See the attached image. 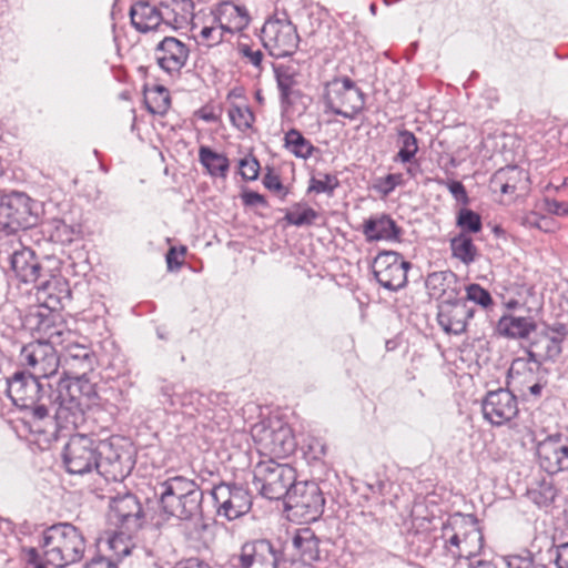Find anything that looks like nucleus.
Segmentation results:
<instances>
[{
    "instance_id": "nucleus-1",
    "label": "nucleus",
    "mask_w": 568,
    "mask_h": 568,
    "mask_svg": "<svg viewBox=\"0 0 568 568\" xmlns=\"http://www.w3.org/2000/svg\"><path fill=\"white\" fill-rule=\"evenodd\" d=\"M95 395L94 385L90 381H62L57 389L50 390L52 403H47L51 422L37 423L34 430L47 432V426L54 430L78 428L84 423V412Z\"/></svg>"
},
{
    "instance_id": "nucleus-2",
    "label": "nucleus",
    "mask_w": 568,
    "mask_h": 568,
    "mask_svg": "<svg viewBox=\"0 0 568 568\" xmlns=\"http://www.w3.org/2000/svg\"><path fill=\"white\" fill-rule=\"evenodd\" d=\"M42 555L36 548L24 551V561L30 568H47L52 565L63 568L81 560L85 549L84 537L71 524H57L42 534L40 541Z\"/></svg>"
},
{
    "instance_id": "nucleus-3",
    "label": "nucleus",
    "mask_w": 568,
    "mask_h": 568,
    "mask_svg": "<svg viewBox=\"0 0 568 568\" xmlns=\"http://www.w3.org/2000/svg\"><path fill=\"white\" fill-rule=\"evenodd\" d=\"M154 494L160 510L169 517L193 520L202 516L203 490L192 479L170 477L155 485Z\"/></svg>"
},
{
    "instance_id": "nucleus-4",
    "label": "nucleus",
    "mask_w": 568,
    "mask_h": 568,
    "mask_svg": "<svg viewBox=\"0 0 568 568\" xmlns=\"http://www.w3.org/2000/svg\"><path fill=\"white\" fill-rule=\"evenodd\" d=\"M44 333L45 341L31 342L20 352L21 365L38 378H48L57 373L60 356L55 346L63 345L72 336V332L63 324L47 326Z\"/></svg>"
},
{
    "instance_id": "nucleus-5",
    "label": "nucleus",
    "mask_w": 568,
    "mask_h": 568,
    "mask_svg": "<svg viewBox=\"0 0 568 568\" xmlns=\"http://www.w3.org/2000/svg\"><path fill=\"white\" fill-rule=\"evenodd\" d=\"M39 379L26 372H16L7 379L8 397L17 407L29 410L32 427L42 420L51 422L47 405L53 400L50 396L51 388L45 389Z\"/></svg>"
},
{
    "instance_id": "nucleus-6",
    "label": "nucleus",
    "mask_w": 568,
    "mask_h": 568,
    "mask_svg": "<svg viewBox=\"0 0 568 568\" xmlns=\"http://www.w3.org/2000/svg\"><path fill=\"white\" fill-rule=\"evenodd\" d=\"M442 539L447 551L456 558L470 559L484 546V536L478 520L473 515L456 513L442 527Z\"/></svg>"
},
{
    "instance_id": "nucleus-7",
    "label": "nucleus",
    "mask_w": 568,
    "mask_h": 568,
    "mask_svg": "<svg viewBox=\"0 0 568 568\" xmlns=\"http://www.w3.org/2000/svg\"><path fill=\"white\" fill-rule=\"evenodd\" d=\"M254 484L262 496L271 500L284 498L296 483V471L288 464L274 459L261 460L254 467Z\"/></svg>"
},
{
    "instance_id": "nucleus-8",
    "label": "nucleus",
    "mask_w": 568,
    "mask_h": 568,
    "mask_svg": "<svg viewBox=\"0 0 568 568\" xmlns=\"http://www.w3.org/2000/svg\"><path fill=\"white\" fill-rule=\"evenodd\" d=\"M324 103L326 110L353 120L364 109L365 98L352 79L343 77L325 84Z\"/></svg>"
},
{
    "instance_id": "nucleus-9",
    "label": "nucleus",
    "mask_w": 568,
    "mask_h": 568,
    "mask_svg": "<svg viewBox=\"0 0 568 568\" xmlns=\"http://www.w3.org/2000/svg\"><path fill=\"white\" fill-rule=\"evenodd\" d=\"M261 40L272 57L284 58L295 53L300 43L296 27L285 13L268 18L262 28Z\"/></svg>"
},
{
    "instance_id": "nucleus-10",
    "label": "nucleus",
    "mask_w": 568,
    "mask_h": 568,
    "mask_svg": "<svg viewBox=\"0 0 568 568\" xmlns=\"http://www.w3.org/2000/svg\"><path fill=\"white\" fill-rule=\"evenodd\" d=\"M285 508L302 521L316 520L325 505L320 486L314 481H296L284 499Z\"/></svg>"
},
{
    "instance_id": "nucleus-11",
    "label": "nucleus",
    "mask_w": 568,
    "mask_h": 568,
    "mask_svg": "<svg viewBox=\"0 0 568 568\" xmlns=\"http://www.w3.org/2000/svg\"><path fill=\"white\" fill-rule=\"evenodd\" d=\"M98 473L105 480L122 481L132 470L133 463L129 449L121 445L119 437L98 443Z\"/></svg>"
},
{
    "instance_id": "nucleus-12",
    "label": "nucleus",
    "mask_w": 568,
    "mask_h": 568,
    "mask_svg": "<svg viewBox=\"0 0 568 568\" xmlns=\"http://www.w3.org/2000/svg\"><path fill=\"white\" fill-rule=\"evenodd\" d=\"M254 442L266 454L283 457L295 449L292 429L281 420H263L256 423L251 429Z\"/></svg>"
},
{
    "instance_id": "nucleus-13",
    "label": "nucleus",
    "mask_w": 568,
    "mask_h": 568,
    "mask_svg": "<svg viewBox=\"0 0 568 568\" xmlns=\"http://www.w3.org/2000/svg\"><path fill=\"white\" fill-rule=\"evenodd\" d=\"M216 514L227 520H234L247 514L252 507V497L242 485L220 483L211 490Z\"/></svg>"
},
{
    "instance_id": "nucleus-14",
    "label": "nucleus",
    "mask_w": 568,
    "mask_h": 568,
    "mask_svg": "<svg viewBox=\"0 0 568 568\" xmlns=\"http://www.w3.org/2000/svg\"><path fill=\"white\" fill-rule=\"evenodd\" d=\"M98 443L87 435L70 437L63 450V463L70 474L84 475L98 471Z\"/></svg>"
},
{
    "instance_id": "nucleus-15",
    "label": "nucleus",
    "mask_w": 568,
    "mask_h": 568,
    "mask_svg": "<svg viewBox=\"0 0 568 568\" xmlns=\"http://www.w3.org/2000/svg\"><path fill=\"white\" fill-rule=\"evenodd\" d=\"M410 266V263L404 261L402 255L395 251L379 252L372 265L378 284L392 292L406 286L407 271Z\"/></svg>"
},
{
    "instance_id": "nucleus-16",
    "label": "nucleus",
    "mask_w": 568,
    "mask_h": 568,
    "mask_svg": "<svg viewBox=\"0 0 568 568\" xmlns=\"http://www.w3.org/2000/svg\"><path fill=\"white\" fill-rule=\"evenodd\" d=\"M567 336V328L564 324L547 326L536 332L527 355L534 362L536 369H539L545 362H555L562 352V342Z\"/></svg>"
},
{
    "instance_id": "nucleus-17",
    "label": "nucleus",
    "mask_w": 568,
    "mask_h": 568,
    "mask_svg": "<svg viewBox=\"0 0 568 568\" xmlns=\"http://www.w3.org/2000/svg\"><path fill=\"white\" fill-rule=\"evenodd\" d=\"M31 199L22 192H11L0 199V224L11 232L28 229L36 223Z\"/></svg>"
},
{
    "instance_id": "nucleus-18",
    "label": "nucleus",
    "mask_w": 568,
    "mask_h": 568,
    "mask_svg": "<svg viewBox=\"0 0 568 568\" xmlns=\"http://www.w3.org/2000/svg\"><path fill=\"white\" fill-rule=\"evenodd\" d=\"M74 335L61 346L60 366L68 376L65 381H89L87 374L93 369L94 356L91 349L73 339Z\"/></svg>"
},
{
    "instance_id": "nucleus-19",
    "label": "nucleus",
    "mask_w": 568,
    "mask_h": 568,
    "mask_svg": "<svg viewBox=\"0 0 568 568\" xmlns=\"http://www.w3.org/2000/svg\"><path fill=\"white\" fill-rule=\"evenodd\" d=\"M484 418L491 425L501 426L518 413L516 396L505 388L488 392L481 402Z\"/></svg>"
},
{
    "instance_id": "nucleus-20",
    "label": "nucleus",
    "mask_w": 568,
    "mask_h": 568,
    "mask_svg": "<svg viewBox=\"0 0 568 568\" xmlns=\"http://www.w3.org/2000/svg\"><path fill=\"white\" fill-rule=\"evenodd\" d=\"M189 57V45L175 37H164L154 48L158 65L171 77L180 75Z\"/></svg>"
},
{
    "instance_id": "nucleus-21",
    "label": "nucleus",
    "mask_w": 568,
    "mask_h": 568,
    "mask_svg": "<svg viewBox=\"0 0 568 568\" xmlns=\"http://www.w3.org/2000/svg\"><path fill=\"white\" fill-rule=\"evenodd\" d=\"M475 310L462 298L443 300L438 305L437 321L444 332L459 335L466 331L467 322L474 316Z\"/></svg>"
},
{
    "instance_id": "nucleus-22",
    "label": "nucleus",
    "mask_w": 568,
    "mask_h": 568,
    "mask_svg": "<svg viewBox=\"0 0 568 568\" xmlns=\"http://www.w3.org/2000/svg\"><path fill=\"white\" fill-rule=\"evenodd\" d=\"M282 551L267 539H255L245 542L239 555L241 568H276Z\"/></svg>"
},
{
    "instance_id": "nucleus-23",
    "label": "nucleus",
    "mask_w": 568,
    "mask_h": 568,
    "mask_svg": "<svg viewBox=\"0 0 568 568\" xmlns=\"http://www.w3.org/2000/svg\"><path fill=\"white\" fill-rule=\"evenodd\" d=\"M540 467L548 474L568 470V439L561 434L546 437L537 445Z\"/></svg>"
},
{
    "instance_id": "nucleus-24",
    "label": "nucleus",
    "mask_w": 568,
    "mask_h": 568,
    "mask_svg": "<svg viewBox=\"0 0 568 568\" xmlns=\"http://www.w3.org/2000/svg\"><path fill=\"white\" fill-rule=\"evenodd\" d=\"M212 13L213 22L219 23L226 33L240 32L250 23L246 8L230 1L219 3Z\"/></svg>"
},
{
    "instance_id": "nucleus-25",
    "label": "nucleus",
    "mask_w": 568,
    "mask_h": 568,
    "mask_svg": "<svg viewBox=\"0 0 568 568\" xmlns=\"http://www.w3.org/2000/svg\"><path fill=\"white\" fill-rule=\"evenodd\" d=\"M132 26L142 33L159 30L164 26L161 4L158 7L148 0H139L130 9Z\"/></svg>"
},
{
    "instance_id": "nucleus-26",
    "label": "nucleus",
    "mask_w": 568,
    "mask_h": 568,
    "mask_svg": "<svg viewBox=\"0 0 568 568\" xmlns=\"http://www.w3.org/2000/svg\"><path fill=\"white\" fill-rule=\"evenodd\" d=\"M110 507L113 517L126 529L134 530L141 526L142 507L134 495L125 494L114 497L111 499Z\"/></svg>"
},
{
    "instance_id": "nucleus-27",
    "label": "nucleus",
    "mask_w": 568,
    "mask_h": 568,
    "mask_svg": "<svg viewBox=\"0 0 568 568\" xmlns=\"http://www.w3.org/2000/svg\"><path fill=\"white\" fill-rule=\"evenodd\" d=\"M362 232L367 242L397 241L402 230L387 214H377L365 220Z\"/></svg>"
},
{
    "instance_id": "nucleus-28",
    "label": "nucleus",
    "mask_w": 568,
    "mask_h": 568,
    "mask_svg": "<svg viewBox=\"0 0 568 568\" xmlns=\"http://www.w3.org/2000/svg\"><path fill=\"white\" fill-rule=\"evenodd\" d=\"M10 263L13 272L21 282L37 283L40 281L42 267L31 248L23 247L13 252Z\"/></svg>"
},
{
    "instance_id": "nucleus-29",
    "label": "nucleus",
    "mask_w": 568,
    "mask_h": 568,
    "mask_svg": "<svg viewBox=\"0 0 568 568\" xmlns=\"http://www.w3.org/2000/svg\"><path fill=\"white\" fill-rule=\"evenodd\" d=\"M164 26L181 29L194 18V3L192 0H162L161 2Z\"/></svg>"
},
{
    "instance_id": "nucleus-30",
    "label": "nucleus",
    "mask_w": 568,
    "mask_h": 568,
    "mask_svg": "<svg viewBox=\"0 0 568 568\" xmlns=\"http://www.w3.org/2000/svg\"><path fill=\"white\" fill-rule=\"evenodd\" d=\"M282 103L290 104L292 88L297 84L302 64L294 59L273 64Z\"/></svg>"
},
{
    "instance_id": "nucleus-31",
    "label": "nucleus",
    "mask_w": 568,
    "mask_h": 568,
    "mask_svg": "<svg viewBox=\"0 0 568 568\" xmlns=\"http://www.w3.org/2000/svg\"><path fill=\"white\" fill-rule=\"evenodd\" d=\"M292 547L304 564L320 559V539L311 528L297 529L292 537Z\"/></svg>"
},
{
    "instance_id": "nucleus-32",
    "label": "nucleus",
    "mask_w": 568,
    "mask_h": 568,
    "mask_svg": "<svg viewBox=\"0 0 568 568\" xmlns=\"http://www.w3.org/2000/svg\"><path fill=\"white\" fill-rule=\"evenodd\" d=\"M499 332L510 338H525L536 329V323L531 317L503 316L498 323Z\"/></svg>"
},
{
    "instance_id": "nucleus-33",
    "label": "nucleus",
    "mask_w": 568,
    "mask_h": 568,
    "mask_svg": "<svg viewBox=\"0 0 568 568\" xmlns=\"http://www.w3.org/2000/svg\"><path fill=\"white\" fill-rule=\"evenodd\" d=\"M199 161L211 176L226 178L230 161L224 154L217 153L206 145H202L199 149Z\"/></svg>"
},
{
    "instance_id": "nucleus-34",
    "label": "nucleus",
    "mask_w": 568,
    "mask_h": 568,
    "mask_svg": "<svg viewBox=\"0 0 568 568\" xmlns=\"http://www.w3.org/2000/svg\"><path fill=\"white\" fill-rule=\"evenodd\" d=\"M457 284L458 280L456 274L448 270L430 273L426 278V287L432 292L433 295L449 296V294H447L449 288H452V296L453 294L457 295Z\"/></svg>"
},
{
    "instance_id": "nucleus-35",
    "label": "nucleus",
    "mask_w": 568,
    "mask_h": 568,
    "mask_svg": "<svg viewBox=\"0 0 568 568\" xmlns=\"http://www.w3.org/2000/svg\"><path fill=\"white\" fill-rule=\"evenodd\" d=\"M144 103L150 113L164 115L171 103L170 92L162 85L148 89L144 93Z\"/></svg>"
},
{
    "instance_id": "nucleus-36",
    "label": "nucleus",
    "mask_w": 568,
    "mask_h": 568,
    "mask_svg": "<svg viewBox=\"0 0 568 568\" xmlns=\"http://www.w3.org/2000/svg\"><path fill=\"white\" fill-rule=\"evenodd\" d=\"M284 146L296 158L304 160L311 158L315 151V148L311 141L305 139L303 134L296 129H291L285 133Z\"/></svg>"
},
{
    "instance_id": "nucleus-37",
    "label": "nucleus",
    "mask_w": 568,
    "mask_h": 568,
    "mask_svg": "<svg viewBox=\"0 0 568 568\" xmlns=\"http://www.w3.org/2000/svg\"><path fill=\"white\" fill-rule=\"evenodd\" d=\"M450 250L454 257L464 264H470L475 261L477 248L473 239L465 233H459L450 240Z\"/></svg>"
},
{
    "instance_id": "nucleus-38",
    "label": "nucleus",
    "mask_w": 568,
    "mask_h": 568,
    "mask_svg": "<svg viewBox=\"0 0 568 568\" xmlns=\"http://www.w3.org/2000/svg\"><path fill=\"white\" fill-rule=\"evenodd\" d=\"M521 174L523 172L517 166H506L494 174L491 184L494 187H498L503 194L514 193Z\"/></svg>"
},
{
    "instance_id": "nucleus-39",
    "label": "nucleus",
    "mask_w": 568,
    "mask_h": 568,
    "mask_svg": "<svg viewBox=\"0 0 568 568\" xmlns=\"http://www.w3.org/2000/svg\"><path fill=\"white\" fill-rule=\"evenodd\" d=\"M398 152L394 156L395 162L412 163L418 151V143L415 134L408 130L398 132Z\"/></svg>"
},
{
    "instance_id": "nucleus-40",
    "label": "nucleus",
    "mask_w": 568,
    "mask_h": 568,
    "mask_svg": "<svg viewBox=\"0 0 568 568\" xmlns=\"http://www.w3.org/2000/svg\"><path fill=\"white\" fill-rule=\"evenodd\" d=\"M320 214L314 209L308 207L304 204L297 203L294 210L287 211L285 214V221L294 226L312 225Z\"/></svg>"
},
{
    "instance_id": "nucleus-41",
    "label": "nucleus",
    "mask_w": 568,
    "mask_h": 568,
    "mask_svg": "<svg viewBox=\"0 0 568 568\" xmlns=\"http://www.w3.org/2000/svg\"><path fill=\"white\" fill-rule=\"evenodd\" d=\"M456 224L465 234L478 233L483 226L480 215L466 207L458 211Z\"/></svg>"
},
{
    "instance_id": "nucleus-42",
    "label": "nucleus",
    "mask_w": 568,
    "mask_h": 568,
    "mask_svg": "<svg viewBox=\"0 0 568 568\" xmlns=\"http://www.w3.org/2000/svg\"><path fill=\"white\" fill-rule=\"evenodd\" d=\"M227 114L232 124L242 132L250 129L255 119L247 105H232Z\"/></svg>"
},
{
    "instance_id": "nucleus-43",
    "label": "nucleus",
    "mask_w": 568,
    "mask_h": 568,
    "mask_svg": "<svg viewBox=\"0 0 568 568\" xmlns=\"http://www.w3.org/2000/svg\"><path fill=\"white\" fill-rule=\"evenodd\" d=\"M536 371V366L534 362L530 361L529 356L527 358L518 357L513 361L508 375L511 379L521 383V377H524V379H526V376L532 377Z\"/></svg>"
},
{
    "instance_id": "nucleus-44",
    "label": "nucleus",
    "mask_w": 568,
    "mask_h": 568,
    "mask_svg": "<svg viewBox=\"0 0 568 568\" xmlns=\"http://www.w3.org/2000/svg\"><path fill=\"white\" fill-rule=\"evenodd\" d=\"M338 185L339 182L335 175L318 173L311 179L308 192L332 194Z\"/></svg>"
},
{
    "instance_id": "nucleus-45",
    "label": "nucleus",
    "mask_w": 568,
    "mask_h": 568,
    "mask_svg": "<svg viewBox=\"0 0 568 568\" xmlns=\"http://www.w3.org/2000/svg\"><path fill=\"white\" fill-rule=\"evenodd\" d=\"M224 33H226L219 23L205 26L200 30L199 41L203 45L213 47L222 42Z\"/></svg>"
},
{
    "instance_id": "nucleus-46",
    "label": "nucleus",
    "mask_w": 568,
    "mask_h": 568,
    "mask_svg": "<svg viewBox=\"0 0 568 568\" xmlns=\"http://www.w3.org/2000/svg\"><path fill=\"white\" fill-rule=\"evenodd\" d=\"M467 302H474L483 307H488L493 304L490 293L483 288L479 284H470L466 286Z\"/></svg>"
},
{
    "instance_id": "nucleus-47",
    "label": "nucleus",
    "mask_w": 568,
    "mask_h": 568,
    "mask_svg": "<svg viewBox=\"0 0 568 568\" xmlns=\"http://www.w3.org/2000/svg\"><path fill=\"white\" fill-rule=\"evenodd\" d=\"M240 174L244 180L254 181L258 176L260 163L254 156H245L240 160Z\"/></svg>"
},
{
    "instance_id": "nucleus-48",
    "label": "nucleus",
    "mask_w": 568,
    "mask_h": 568,
    "mask_svg": "<svg viewBox=\"0 0 568 568\" xmlns=\"http://www.w3.org/2000/svg\"><path fill=\"white\" fill-rule=\"evenodd\" d=\"M263 184L267 190L281 194L282 199L288 193L287 189L281 182L280 175L271 168H267V172L263 176Z\"/></svg>"
},
{
    "instance_id": "nucleus-49",
    "label": "nucleus",
    "mask_w": 568,
    "mask_h": 568,
    "mask_svg": "<svg viewBox=\"0 0 568 568\" xmlns=\"http://www.w3.org/2000/svg\"><path fill=\"white\" fill-rule=\"evenodd\" d=\"M541 209L549 214L557 216H567L568 215V203L560 202L554 199L545 197L542 200Z\"/></svg>"
},
{
    "instance_id": "nucleus-50",
    "label": "nucleus",
    "mask_w": 568,
    "mask_h": 568,
    "mask_svg": "<svg viewBox=\"0 0 568 568\" xmlns=\"http://www.w3.org/2000/svg\"><path fill=\"white\" fill-rule=\"evenodd\" d=\"M446 186L456 201L463 203L464 205H467L469 203V197L462 182L448 181L446 182Z\"/></svg>"
},
{
    "instance_id": "nucleus-51",
    "label": "nucleus",
    "mask_w": 568,
    "mask_h": 568,
    "mask_svg": "<svg viewBox=\"0 0 568 568\" xmlns=\"http://www.w3.org/2000/svg\"><path fill=\"white\" fill-rule=\"evenodd\" d=\"M403 183L402 174H388L381 182V191L387 195Z\"/></svg>"
},
{
    "instance_id": "nucleus-52",
    "label": "nucleus",
    "mask_w": 568,
    "mask_h": 568,
    "mask_svg": "<svg viewBox=\"0 0 568 568\" xmlns=\"http://www.w3.org/2000/svg\"><path fill=\"white\" fill-rule=\"evenodd\" d=\"M518 221L525 227L537 229V230H538L539 222H541L540 214H538L535 211L524 212L518 217Z\"/></svg>"
},
{
    "instance_id": "nucleus-53",
    "label": "nucleus",
    "mask_w": 568,
    "mask_h": 568,
    "mask_svg": "<svg viewBox=\"0 0 568 568\" xmlns=\"http://www.w3.org/2000/svg\"><path fill=\"white\" fill-rule=\"evenodd\" d=\"M242 199H243V203L248 206H255V205L267 206L266 199L262 194L254 192V191L244 192L242 195Z\"/></svg>"
},
{
    "instance_id": "nucleus-54",
    "label": "nucleus",
    "mask_w": 568,
    "mask_h": 568,
    "mask_svg": "<svg viewBox=\"0 0 568 568\" xmlns=\"http://www.w3.org/2000/svg\"><path fill=\"white\" fill-rule=\"evenodd\" d=\"M109 548L115 552L118 557H123L130 554V549L126 545H123V540L120 536H114L108 540Z\"/></svg>"
},
{
    "instance_id": "nucleus-55",
    "label": "nucleus",
    "mask_w": 568,
    "mask_h": 568,
    "mask_svg": "<svg viewBox=\"0 0 568 568\" xmlns=\"http://www.w3.org/2000/svg\"><path fill=\"white\" fill-rule=\"evenodd\" d=\"M555 552V564L557 568H568V542L559 545Z\"/></svg>"
},
{
    "instance_id": "nucleus-56",
    "label": "nucleus",
    "mask_w": 568,
    "mask_h": 568,
    "mask_svg": "<svg viewBox=\"0 0 568 568\" xmlns=\"http://www.w3.org/2000/svg\"><path fill=\"white\" fill-rule=\"evenodd\" d=\"M243 55L248 60L250 63H252L254 67L260 68L262 60H263V53L260 50H252L248 45H244L242 48Z\"/></svg>"
},
{
    "instance_id": "nucleus-57",
    "label": "nucleus",
    "mask_w": 568,
    "mask_h": 568,
    "mask_svg": "<svg viewBox=\"0 0 568 568\" xmlns=\"http://www.w3.org/2000/svg\"><path fill=\"white\" fill-rule=\"evenodd\" d=\"M85 568H118L116 564L105 557L93 558Z\"/></svg>"
},
{
    "instance_id": "nucleus-58",
    "label": "nucleus",
    "mask_w": 568,
    "mask_h": 568,
    "mask_svg": "<svg viewBox=\"0 0 568 568\" xmlns=\"http://www.w3.org/2000/svg\"><path fill=\"white\" fill-rule=\"evenodd\" d=\"M59 284V281L58 280H53V281H43V282H40L39 285H38V288L43 293V294H47L48 297L50 300H53V294L51 292V290L53 287H55L57 285Z\"/></svg>"
},
{
    "instance_id": "nucleus-59",
    "label": "nucleus",
    "mask_w": 568,
    "mask_h": 568,
    "mask_svg": "<svg viewBox=\"0 0 568 568\" xmlns=\"http://www.w3.org/2000/svg\"><path fill=\"white\" fill-rule=\"evenodd\" d=\"M199 116L205 122H216L219 120V114L212 108H202L199 111Z\"/></svg>"
},
{
    "instance_id": "nucleus-60",
    "label": "nucleus",
    "mask_w": 568,
    "mask_h": 568,
    "mask_svg": "<svg viewBox=\"0 0 568 568\" xmlns=\"http://www.w3.org/2000/svg\"><path fill=\"white\" fill-rule=\"evenodd\" d=\"M176 255H178L176 248L171 247L166 254V263H168V267L170 270H173L174 267H180L182 265V261H179Z\"/></svg>"
},
{
    "instance_id": "nucleus-61",
    "label": "nucleus",
    "mask_w": 568,
    "mask_h": 568,
    "mask_svg": "<svg viewBox=\"0 0 568 568\" xmlns=\"http://www.w3.org/2000/svg\"><path fill=\"white\" fill-rule=\"evenodd\" d=\"M181 568H211L204 561L199 560L197 558H190L181 564Z\"/></svg>"
},
{
    "instance_id": "nucleus-62",
    "label": "nucleus",
    "mask_w": 568,
    "mask_h": 568,
    "mask_svg": "<svg viewBox=\"0 0 568 568\" xmlns=\"http://www.w3.org/2000/svg\"><path fill=\"white\" fill-rule=\"evenodd\" d=\"M540 221L541 222H539V225H538L539 231H542L546 233L554 231L555 222L551 219L540 215Z\"/></svg>"
},
{
    "instance_id": "nucleus-63",
    "label": "nucleus",
    "mask_w": 568,
    "mask_h": 568,
    "mask_svg": "<svg viewBox=\"0 0 568 568\" xmlns=\"http://www.w3.org/2000/svg\"><path fill=\"white\" fill-rule=\"evenodd\" d=\"M542 387H544L542 384H540L539 382H536L528 387V390L532 396L538 397L541 394Z\"/></svg>"
},
{
    "instance_id": "nucleus-64",
    "label": "nucleus",
    "mask_w": 568,
    "mask_h": 568,
    "mask_svg": "<svg viewBox=\"0 0 568 568\" xmlns=\"http://www.w3.org/2000/svg\"><path fill=\"white\" fill-rule=\"evenodd\" d=\"M469 568H496L491 561L478 560L476 564H470Z\"/></svg>"
}]
</instances>
